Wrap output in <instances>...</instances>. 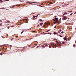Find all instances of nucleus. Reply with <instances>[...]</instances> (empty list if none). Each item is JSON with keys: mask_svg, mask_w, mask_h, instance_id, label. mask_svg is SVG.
Segmentation results:
<instances>
[{"mask_svg": "<svg viewBox=\"0 0 76 76\" xmlns=\"http://www.w3.org/2000/svg\"><path fill=\"white\" fill-rule=\"evenodd\" d=\"M56 44H55V45L54 44L51 43V44L50 45V46H49V47L50 48H51L52 47V48H56Z\"/></svg>", "mask_w": 76, "mask_h": 76, "instance_id": "obj_1", "label": "nucleus"}, {"mask_svg": "<svg viewBox=\"0 0 76 76\" xmlns=\"http://www.w3.org/2000/svg\"><path fill=\"white\" fill-rule=\"evenodd\" d=\"M57 17V16H55V19L56 20V22H54V24H56V23H57V22H59V21H58V18H56V17Z\"/></svg>", "mask_w": 76, "mask_h": 76, "instance_id": "obj_2", "label": "nucleus"}, {"mask_svg": "<svg viewBox=\"0 0 76 76\" xmlns=\"http://www.w3.org/2000/svg\"><path fill=\"white\" fill-rule=\"evenodd\" d=\"M57 44L59 47H60V46H61V42H57Z\"/></svg>", "mask_w": 76, "mask_h": 76, "instance_id": "obj_3", "label": "nucleus"}, {"mask_svg": "<svg viewBox=\"0 0 76 76\" xmlns=\"http://www.w3.org/2000/svg\"><path fill=\"white\" fill-rule=\"evenodd\" d=\"M66 19H67V17H66V16H64V18L63 19V20H66Z\"/></svg>", "mask_w": 76, "mask_h": 76, "instance_id": "obj_4", "label": "nucleus"}, {"mask_svg": "<svg viewBox=\"0 0 76 76\" xmlns=\"http://www.w3.org/2000/svg\"><path fill=\"white\" fill-rule=\"evenodd\" d=\"M64 40H65L66 41H67V38L66 37H65L64 38Z\"/></svg>", "mask_w": 76, "mask_h": 76, "instance_id": "obj_5", "label": "nucleus"}, {"mask_svg": "<svg viewBox=\"0 0 76 76\" xmlns=\"http://www.w3.org/2000/svg\"><path fill=\"white\" fill-rule=\"evenodd\" d=\"M42 47L43 48H45V46H44V45H42Z\"/></svg>", "mask_w": 76, "mask_h": 76, "instance_id": "obj_6", "label": "nucleus"}, {"mask_svg": "<svg viewBox=\"0 0 76 76\" xmlns=\"http://www.w3.org/2000/svg\"><path fill=\"white\" fill-rule=\"evenodd\" d=\"M38 15H37V16H33V18H35V17H38Z\"/></svg>", "mask_w": 76, "mask_h": 76, "instance_id": "obj_7", "label": "nucleus"}, {"mask_svg": "<svg viewBox=\"0 0 76 76\" xmlns=\"http://www.w3.org/2000/svg\"><path fill=\"white\" fill-rule=\"evenodd\" d=\"M66 12H65L63 14V16H64V15H66Z\"/></svg>", "mask_w": 76, "mask_h": 76, "instance_id": "obj_8", "label": "nucleus"}, {"mask_svg": "<svg viewBox=\"0 0 76 76\" xmlns=\"http://www.w3.org/2000/svg\"><path fill=\"white\" fill-rule=\"evenodd\" d=\"M61 23V21H60V23H59L58 22H58H57L56 23H58V25L59 24H60V23Z\"/></svg>", "mask_w": 76, "mask_h": 76, "instance_id": "obj_9", "label": "nucleus"}, {"mask_svg": "<svg viewBox=\"0 0 76 76\" xmlns=\"http://www.w3.org/2000/svg\"><path fill=\"white\" fill-rule=\"evenodd\" d=\"M45 45L46 47H48V45L45 44Z\"/></svg>", "mask_w": 76, "mask_h": 76, "instance_id": "obj_10", "label": "nucleus"}, {"mask_svg": "<svg viewBox=\"0 0 76 76\" xmlns=\"http://www.w3.org/2000/svg\"><path fill=\"white\" fill-rule=\"evenodd\" d=\"M62 44H65V42H63Z\"/></svg>", "mask_w": 76, "mask_h": 76, "instance_id": "obj_11", "label": "nucleus"}, {"mask_svg": "<svg viewBox=\"0 0 76 76\" xmlns=\"http://www.w3.org/2000/svg\"><path fill=\"white\" fill-rule=\"evenodd\" d=\"M49 31H50V30H48L46 31L47 32H49Z\"/></svg>", "mask_w": 76, "mask_h": 76, "instance_id": "obj_12", "label": "nucleus"}, {"mask_svg": "<svg viewBox=\"0 0 76 76\" xmlns=\"http://www.w3.org/2000/svg\"><path fill=\"white\" fill-rule=\"evenodd\" d=\"M61 31V30H59V31H58V33H60V32Z\"/></svg>", "mask_w": 76, "mask_h": 76, "instance_id": "obj_13", "label": "nucleus"}, {"mask_svg": "<svg viewBox=\"0 0 76 76\" xmlns=\"http://www.w3.org/2000/svg\"><path fill=\"white\" fill-rule=\"evenodd\" d=\"M53 20H54V21H55V22H56V19H53Z\"/></svg>", "mask_w": 76, "mask_h": 76, "instance_id": "obj_14", "label": "nucleus"}, {"mask_svg": "<svg viewBox=\"0 0 76 76\" xmlns=\"http://www.w3.org/2000/svg\"><path fill=\"white\" fill-rule=\"evenodd\" d=\"M40 25H41V26H42V25H43V23H40Z\"/></svg>", "mask_w": 76, "mask_h": 76, "instance_id": "obj_15", "label": "nucleus"}, {"mask_svg": "<svg viewBox=\"0 0 76 76\" xmlns=\"http://www.w3.org/2000/svg\"><path fill=\"white\" fill-rule=\"evenodd\" d=\"M40 21H42V20H41V19H40V20H39Z\"/></svg>", "mask_w": 76, "mask_h": 76, "instance_id": "obj_16", "label": "nucleus"}, {"mask_svg": "<svg viewBox=\"0 0 76 76\" xmlns=\"http://www.w3.org/2000/svg\"><path fill=\"white\" fill-rule=\"evenodd\" d=\"M9 1V0H5V1Z\"/></svg>", "mask_w": 76, "mask_h": 76, "instance_id": "obj_17", "label": "nucleus"}, {"mask_svg": "<svg viewBox=\"0 0 76 76\" xmlns=\"http://www.w3.org/2000/svg\"><path fill=\"white\" fill-rule=\"evenodd\" d=\"M43 27H45V28H46V27L45 26V25H44L43 26Z\"/></svg>", "mask_w": 76, "mask_h": 76, "instance_id": "obj_18", "label": "nucleus"}, {"mask_svg": "<svg viewBox=\"0 0 76 76\" xmlns=\"http://www.w3.org/2000/svg\"><path fill=\"white\" fill-rule=\"evenodd\" d=\"M59 36H60V37H63V36H61V35H59Z\"/></svg>", "mask_w": 76, "mask_h": 76, "instance_id": "obj_19", "label": "nucleus"}, {"mask_svg": "<svg viewBox=\"0 0 76 76\" xmlns=\"http://www.w3.org/2000/svg\"><path fill=\"white\" fill-rule=\"evenodd\" d=\"M76 46V45H73V47H75Z\"/></svg>", "mask_w": 76, "mask_h": 76, "instance_id": "obj_20", "label": "nucleus"}, {"mask_svg": "<svg viewBox=\"0 0 76 76\" xmlns=\"http://www.w3.org/2000/svg\"><path fill=\"white\" fill-rule=\"evenodd\" d=\"M0 54L1 56H2V55H3V54L2 53H0Z\"/></svg>", "mask_w": 76, "mask_h": 76, "instance_id": "obj_21", "label": "nucleus"}, {"mask_svg": "<svg viewBox=\"0 0 76 76\" xmlns=\"http://www.w3.org/2000/svg\"><path fill=\"white\" fill-rule=\"evenodd\" d=\"M73 12L72 11H68V12Z\"/></svg>", "mask_w": 76, "mask_h": 76, "instance_id": "obj_22", "label": "nucleus"}, {"mask_svg": "<svg viewBox=\"0 0 76 76\" xmlns=\"http://www.w3.org/2000/svg\"><path fill=\"white\" fill-rule=\"evenodd\" d=\"M33 32L34 33L36 32V31H33Z\"/></svg>", "mask_w": 76, "mask_h": 76, "instance_id": "obj_23", "label": "nucleus"}, {"mask_svg": "<svg viewBox=\"0 0 76 76\" xmlns=\"http://www.w3.org/2000/svg\"><path fill=\"white\" fill-rule=\"evenodd\" d=\"M28 47L31 48V46H30V45H29L28 46Z\"/></svg>", "mask_w": 76, "mask_h": 76, "instance_id": "obj_24", "label": "nucleus"}, {"mask_svg": "<svg viewBox=\"0 0 76 76\" xmlns=\"http://www.w3.org/2000/svg\"><path fill=\"white\" fill-rule=\"evenodd\" d=\"M15 26H11V27H14Z\"/></svg>", "mask_w": 76, "mask_h": 76, "instance_id": "obj_25", "label": "nucleus"}, {"mask_svg": "<svg viewBox=\"0 0 76 76\" xmlns=\"http://www.w3.org/2000/svg\"><path fill=\"white\" fill-rule=\"evenodd\" d=\"M26 3H31V2H29V1H28V2H27Z\"/></svg>", "mask_w": 76, "mask_h": 76, "instance_id": "obj_26", "label": "nucleus"}, {"mask_svg": "<svg viewBox=\"0 0 76 76\" xmlns=\"http://www.w3.org/2000/svg\"><path fill=\"white\" fill-rule=\"evenodd\" d=\"M54 34H57V33L56 32H54Z\"/></svg>", "mask_w": 76, "mask_h": 76, "instance_id": "obj_27", "label": "nucleus"}, {"mask_svg": "<svg viewBox=\"0 0 76 76\" xmlns=\"http://www.w3.org/2000/svg\"><path fill=\"white\" fill-rule=\"evenodd\" d=\"M0 3H3V1H1Z\"/></svg>", "mask_w": 76, "mask_h": 76, "instance_id": "obj_28", "label": "nucleus"}, {"mask_svg": "<svg viewBox=\"0 0 76 76\" xmlns=\"http://www.w3.org/2000/svg\"><path fill=\"white\" fill-rule=\"evenodd\" d=\"M28 4H32V3H29Z\"/></svg>", "mask_w": 76, "mask_h": 76, "instance_id": "obj_29", "label": "nucleus"}, {"mask_svg": "<svg viewBox=\"0 0 76 76\" xmlns=\"http://www.w3.org/2000/svg\"><path fill=\"white\" fill-rule=\"evenodd\" d=\"M24 31H22L21 33V34H22V33H23V32Z\"/></svg>", "mask_w": 76, "mask_h": 76, "instance_id": "obj_30", "label": "nucleus"}, {"mask_svg": "<svg viewBox=\"0 0 76 76\" xmlns=\"http://www.w3.org/2000/svg\"><path fill=\"white\" fill-rule=\"evenodd\" d=\"M8 29H9V28H10V27H8Z\"/></svg>", "mask_w": 76, "mask_h": 76, "instance_id": "obj_31", "label": "nucleus"}, {"mask_svg": "<svg viewBox=\"0 0 76 76\" xmlns=\"http://www.w3.org/2000/svg\"><path fill=\"white\" fill-rule=\"evenodd\" d=\"M50 34V33H47L48 34Z\"/></svg>", "mask_w": 76, "mask_h": 76, "instance_id": "obj_32", "label": "nucleus"}, {"mask_svg": "<svg viewBox=\"0 0 76 76\" xmlns=\"http://www.w3.org/2000/svg\"><path fill=\"white\" fill-rule=\"evenodd\" d=\"M23 49H25V48L24 47H23Z\"/></svg>", "mask_w": 76, "mask_h": 76, "instance_id": "obj_33", "label": "nucleus"}, {"mask_svg": "<svg viewBox=\"0 0 76 76\" xmlns=\"http://www.w3.org/2000/svg\"><path fill=\"white\" fill-rule=\"evenodd\" d=\"M47 6H50V4H48Z\"/></svg>", "mask_w": 76, "mask_h": 76, "instance_id": "obj_34", "label": "nucleus"}, {"mask_svg": "<svg viewBox=\"0 0 76 76\" xmlns=\"http://www.w3.org/2000/svg\"><path fill=\"white\" fill-rule=\"evenodd\" d=\"M61 34H63V32L62 31L61 32Z\"/></svg>", "mask_w": 76, "mask_h": 76, "instance_id": "obj_35", "label": "nucleus"}, {"mask_svg": "<svg viewBox=\"0 0 76 76\" xmlns=\"http://www.w3.org/2000/svg\"><path fill=\"white\" fill-rule=\"evenodd\" d=\"M5 38V37H3V38Z\"/></svg>", "mask_w": 76, "mask_h": 76, "instance_id": "obj_36", "label": "nucleus"}, {"mask_svg": "<svg viewBox=\"0 0 76 76\" xmlns=\"http://www.w3.org/2000/svg\"><path fill=\"white\" fill-rule=\"evenodd\" d=\"M56 42H58V41H56Z\"/></svg>", "mask_w": 76, "mask_h": 76, "instance_id": "obj_37", "label": "nucleus"}, {"mask_svg": "<svg viewBox=\"0 0 76 76\" xmlns=\"http://www.w3.org/2000/svg\"><path fill=\"white\" fill-rule=\"evenodd\" d=\"M39 26V24L38 25V26Z\"/></svg>", "mask_w": 76, "mask_h": 76, "instance_id": "obj_38", "label": "nucleus"}, {"mask_svg": "<svg viewBox=\"0 0 76 76\" xmlns=\"http://www.w3.org/2000/svg\"><path fill=\"white\" fill-rule=\"evenodd\" d=\"M13 39V38H12V41Z\"/></svg>", "mask_w": 76, "mask_h": 76, "instance_id": "obj_39", "label": "nucleus"}, {"mask_svg": "<svg viewBox=\"0 0 76 76\" xmlns=\"http://www.w3.org/2000/svg\"><path fill=\"white\" fill-rule=\"evenodd\" d=\"M0 22H2V21L1 20H0Z\"/></svg>", "mask_w": 76, "mask_h": 76, "instance_id": "obj_40", "label": "nucleus"}, {"mask_svg": "<svg viewBox=\"0 0 76 76\" xmlns=\"http://www.w3.org/2000/svg\"><path fill=\"white\" fill-rule=\"evenodd\" d=\"M18 36H16V38H18Z\"/></svg>", "mask_w": 76, "mask_h": 76, "instance_id": "obj_41", "label": "nucleus"}, {"mask_svg": "<svg viewBox=\"0 0 76 76\" xmlns=\"http://www.w3.org/2000/svg\"><path fill=\"white\" fill-rule=\"evenodd\" d=\"M54 8H53V10H54Z\"/></svg>", "mask_w": 76, "mask_h": 76, "instance_id": "obj_42", "label": "nucleus"}, {"mask_svg": "<svg viewBox=\"0 0 76 76\" xmlns=\"http://www.w3.org/2000/svg\"><path fill=\"white\" fill-rule=\"evenodd\" d=\"M45 34H48L47 33H46Z\"/></svg>", "mask_w": 76, "mask_h": 76, "instance_id": "obj_43", "label": "nucleus"}, {"mask_svg": "<svg viewBox=\"0 0 76 76\" xmlns=\"http://www.w3.org/2000/svg\"><path fill=\"white\" fill-rule=\"evenodd\" d=\"M2 1V0H0V1Z\"/></svg>", "mask_w": 76, "mask_h": 76, "instance_id": "obj_44", "label": "nucleus"}, {"mask_svg": "<svg viewBox=\"0 0 76 76\" xmlns=\"http://www.w3.org/2000/svg\"><path fill=\"white\" fill-rule=\"evenodd\" d=\"M45 24H46V23H45Z\"/></svg>", "mask_w": 76, "mask_h": 76, "instance_id": "obj_45", "label": "nucleus"}, {"mask_svg": "<svg viewBox=\"0 0 76 76\" xmlns=\"http://www.w3.org/2000/svg\"><path fill=\"white\" fill-rule=\"evenodd\" d=\"M76 14V12L75 13V14Z\"/></svg>", "mask_w": 76, "mask_h": 76, "instance_id": "obj_46", "label": "nucleus"}, {"mask_svg": "<svg viewBox=\"0 0 76 76\" xmlns=\"http://www.w3.org/2000/svg\"><path fill=\"white\" fill-rule=\"evenodd\" d=\"M44 34H46L45 33H44Z\"/></svg>", "mask_w": 76, "mask_h": 76, "instance_id": "obj_47", "label": "nucleus"}, {"mask_svg": "<svg viewBox=\"0 0 76 76\" xmlns=\"http://www.w3.org/2000/svg\"><path fill=\"white\" fill-rule=\"evenodd\" d=\"M47 24V25H48V24Z\"/></svg>", "mask_w": 76, "mask_h": 76, "instance_id": "obj_48", "label": "nucleus"}, {"mask_svg": "<svg viewBox=\"0 0 76 76\" xmlns=\"http://www.w3.org/2000/svg\"><path fill=\"white\" fill-rule=\"evenodd\" d=\"M10 47H12V45H10Z\"/></svg>", "mask_w": 76, "mask_h": 76, "instance_id": "obj_49", "label": "nucleus"}, {"mask_svg": "<svg viewBox=\"0 0 76 76\" xmlns=\"http://www.w3.org/2000/svg\"><path fill=\"white\" fill-rule=\"evenodd\" d=\"M0 25H1V24H0Z\"/></svg>", "mask_w": 76, "mask_h": 76, "instance_id": "obj_50", "label": "nucleus"}, {"mask_svg": "<svg viewBox=\"0 0 76 76\" xmlns=\"http://www.w3.org/2000/svg\"><path fill=\"white\" fill-rule=\"evenodd\" d=\"M49 25H50V24H49Z\"/></svg>", "mask_w": 76, "mask_h": 76, "instance_id": "obj_51", "label": "nucleus"}, {"mask_svg": "<svg viewBox=\"0 0 76 76\" xmlns=\"http://www.w3.org/2000/svg\"><path fill=\"white\" fill-rule=\"evenodd\" d=\"M71 15H72V14H71Z\"/></svg>", "mask_w": 76, "mask_h": 76, "instance_id": "obj_52", "label": "nucleus"}, {"mask_svg": "<svg viewBox=\"0 0 76 76\" xmlns=\"http://www.w3.org/2000/svg\"><path fill=\"white\" fill-rule=\"evenodd\" d=\"M7 36H8V35H7Z\"/></svg>", "mask_w": 76, "mask_h": 76, "instance_id": "obj_53", "label": "nucleus"}, {"mask_svg": "<svg viewBox=\"0 0 76 76\" xmlns=\"http://www.w3.org/2000/svg\"><path fill=\"white\" fill-rule=\"evenodd\" d=\"M75 42L76 43V41H75Z\"/></svg>", "mask_w": 76, "mask_h": 76, "instance_id": "obj_54", "label": "nucleus"}]
</instances>
